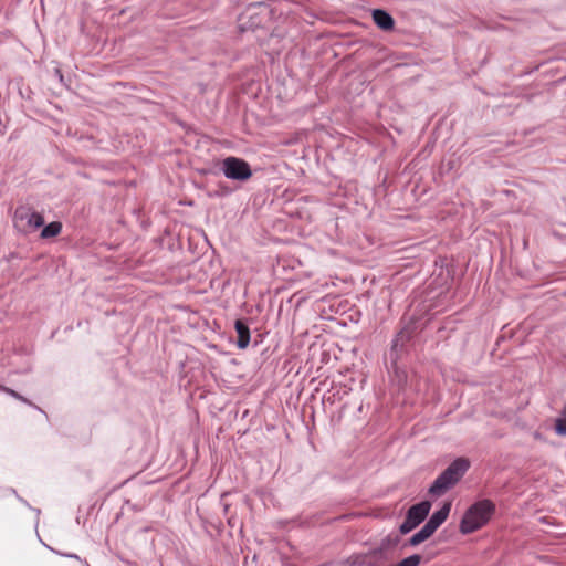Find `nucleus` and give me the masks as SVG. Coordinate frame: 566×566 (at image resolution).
Segmentation results:
<instances>
[{"mask_svg":"<svg viewBox=\"0 0 566 566\" xmlns=\"http://www.w3.org/2000/svg\"><path fill=\"white\" fill-rule=\"evenodd\" d=\"M386 548L384 543L379 548L373 549L367 555L363 557H357L354 560V564L357 566H377L378 562L385 559Z\"/></svg>","mask_w":566,"mask_h":566,"instance_id":"6","label":"nucleus"},{"mask_svg":"<svg viewBox=\"0 0 566 566\" xmlns=\"http://www.w3.org/2000/svg\"><path fill=\"white\" fill-rule=\"evenodd\" d=\"M431 509L429 501H421L415 505H411L406 514V518L399 527L401 534H408L419 524H421L428 516Z\"/></svg>","mask_w":566,"mask_h":566,"instance_id":"5","label":"nucleus"},{"mask_svg":"<svg viewBox=\"0 0 566 566\" xmlns=\"http://www.w3.org/2000/svg\"><path fill=\"white\" fill-rule=\"evenodd\" d=\"M62 231V223L60 221H52L46 226H43L41 231L42 239H51L59 235Z\"/></svg>","mask_w":566,"mask_h":566,"instance_id":"9","label":"nucleus"},{"mask_svg":"<svg viewBox=\"0 0 566 566\" xmlns=\"http://www.w3.org/2000/svg\"><path fill=\"white\" fill-rule=\"evenodd\" d=\"M82 566H91L86 559L78 560Z\"/></svg>","mask_w":566,"mask_h":566,"instance_id":"17","label":"nucleus"},{"mask_svg":"<svg viewBox=\"0 0 566 566\" xmlns=\"http://www.w3.org/2000/svg\"><path fill=\"white\" fill-rule=\"evenodd\" d=\"M13 224L15 229L23 233L32 232L44 226V218L41 213L31 208L20 206L13 214Z\"/></svg>","mask_w":566,"mask_h":566,"instance_id":"3","label":"nucleus"},{"mask_svg":"<svg viewBox=\"0 0 566 566\" xmlns=\"http://www.w3.org/2000/svg\"><path fill=\"white\" fill-rule=\"evenodd\" d=\"M223 510H224V513H227V512H228V510H229V505H228V504H224V505H223Z\"/></svg>","mask_w":566,"mask_h":566,"instance_id":"18","label":"nucleus"},{"mask_svg":"<svg viewBox=\"0 0 566 566\" xmlns=\"http://www.w3.org/2000/svg\"><path fill=\"white\" fill-rule=\"evenodd\" d=\"M430 530H428L424 525L421 527L420 531H418L416 534H413L409 538V545L410 546H418L422 542L427 541L431 536Z\"/></svg>","mask_w":566,"mask_h":566,"instance_id":"10","label":"nucleus"},{"mask_svg":"<svg viewBox=\"0 0 566 566\" xmlns=\"http://www.w3.org/2000/svg\"><path fill=\"white\" fill-rule=\"evenodd\" d=\"M373 19L375 24L381 30L389 31L394 29V18L385 10L375 9L373 11Z\"/></svg>","mask_w":566,"mask_h":566,"instance_id":"7","label":"nucleus"},{"mask_svg":"<svg viewBox=\"0 0 566 566\" xmlns=\"http://www.w3.org/2000/svg\"><path fill=\"white\" fill-rule=\"evenodd\" d=\"M0 389L2 391H4L6 394L10 395L11 397L18 399V400H21L28 405H31V402L24 398L23 396H21L19 392H17L15 390L11 389V388H8V387H4V386H1Z\"/></svg>","mask_w":566,"mask_h":566,"instance_id":"14","label":"nucleus"},{"mask_svg":"<svg viewBox=\"0 0 566 566\" xmlns=\"http://www.w3.org/2000/svg\"><path fill=\"white\" fill-rule=\"evenodd\" d=\"M495 513V504L483 499L473 503L463 514L460 522V532L463 535L474 533L482 528Z\"/></svg>","mask_w":566,"mask_h":566,"instance_id":"1","label":"nucleus"},{"mask_svg":"<svg viewBox=\"0 0 566 566\" xmlns=\"http://www.w3.org/2000/svg\"><path fill=\"white\" fill-rule=\"evenodd\" d=\"M61 555L64 556V557L74 558L76 560H81V557L78 555H76V554L62 553Z\"/></svg>","mask_w":566,"mask_h":566,"instance_id":"16","label":"nucleus"},{"mask_svg":"<svg viewBox=\"0 0 566 566\" xmlns=\"http://www.w3.org/2000/svg\"><path fill=\"white\" fill-rule=\"evenodd\" d=\"M424 526L430 530L431 534H433L439 527L440 525H438V523H436L433 520L429 518L428 522L424 524Z\"/></svg>","mask_w":566,"mask_h":566,"instance_id":"15","label":"nucleus"},{"mask_svg":"<svg viewBox=\"0 0 566 566\" xmlns=\"http://www.w3.org/2000/svg\"><path fill=\"white\" fill-rule=\"evenodd\" d=\"M470 468V461L465 458H458L443 470L429 488V493L440 496L454 486Z\"/></svg>","mask_w":566,"mask_h":566,"instance_id":"2","label":"nucleus"},{"mask_svg":"<svg viewBox=\"0 0 566 566\" xmlns=\"http://www.w3.org/2000/svg\"><path fill=\"white\" fill-rule=\"evenodd\" d=\"M234 328L238 334L237 346L240 349L247 348L250 343V328L248 324L243 319H237Z\"/></svg>","mask_w":566,"mask_h":566,"instance_id":"8","label":"nucleus"},{"mask_svg":"<svg viewBox=\"0 0 566 566\" xmlns=\"http://www.w3.org/2000/svg\"><path fill=\"white\" fill-rule=\"evenodd\" d=\"M408 338H409L408 334H406L403 331L398 333L397 336L395 337V339L392 340L391 352L397 353L398 349H401L403 347L405 343L408 340Z\"/></svg>","mask_w":566,"mask_h":566,"instance_id":"13","label":"nucleus"},{"mask_svg":"<svg viewBox=\"0 0 566 566\" xmlns=\"http://www.w3.org/2000/svg\"><path fill=\"white\" fill-rule=\"evenodd\" d=\"M450 510L451 503H444L438 511L433 512L430 518L441 526V524L448 518Z\"/></svg>","mask_w":566,"mask_h":566,"instance_id":"11","label":"nucleus"},{"mask_svg":"<svg viewBox=\"0 0 566 566\" xmlns=\"http://www.w3.org/2000/svg\"><path fill=\"white\" fill-rule=\"evenodd\" d=\"M221 170L228 179L247 181L252 176L250 165L238 157H227L222 161Z\"/></svg>","mask_w":566,"mask_h":566,"instance_id":"4","label":"nucleus"},{"mask_svg":"<svg viewBox=\"0 0 566 566\" xmlns=\"http://www.w3.org/2000/svg\"><path fill=\"white\" fill-rule=\"evenodd\" d=\"M555 431L558 436H566V405L560 412V417L555 420Z\"/></svg>","mask_w":566,"mask_h":566,"instance_id":"12","label":"nucleus"}]
</instances>
